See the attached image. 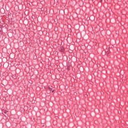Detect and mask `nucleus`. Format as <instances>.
Returning a JSON list of instances; mask_svg holds the SVG:
<instances>
[{
    "mask_svg": "<svg viewBox=\"0 0 128 128\" xmlns=\"http://www.w3.org/2000/svg\"><path fill=\"white\" fill-rule=\"evenodd\" d=\"M2 110L3 114H4V116H6L8 115V111L7 110L4 108L2 109Z\"/></svg>",
    "mask_w": 128,
    "mask_h": 128,
    "instance_id": "obj_1",
    "label": "nucleus"
},
{
    "mask_svg": "<svg viewBox=\"0 0 128 128\" xmlns=\"http://www.w3.org/2000/svg\"><path fill=\"white\" fill-rule=\"evenodd\" d=\"M60 50H61V52H64V48L62 47V48H60Z\"/></svg>",
    "mask_w": 128,
    "mask_h": 128,
    "instance_id": "obj_2",
    "label": "nucleus"
},
{
    "mask_svg": "<svg viewBox=\"0 0 128 128\" xmlns=\"http://www.w3.org/2000/svg\"><path fill=\"white\" fill-rule=\"evenodd\" d=\"M48 88L49 90H52V88H50V87H49Z\"/></svg>",
    "mask_w": 128,
    "mask_h": 128,
    "instance_id": "obj_3",
    "label": "nucleus"
},
{
    "mask_svg": "<svg viewBox=\"0 0 128 128\" xmlns=\"http://www.w3.org/2000/svg\"><path fill=\"white\" fill-rule=\"evenodd\" d=\"M54 92V90H52V92Z\"/></svg>",
    "mask_w": 128,
    "mask_h": 128,
    "instance_id": "obj_4",
    "label": "nucleus"
}]
</instances>
